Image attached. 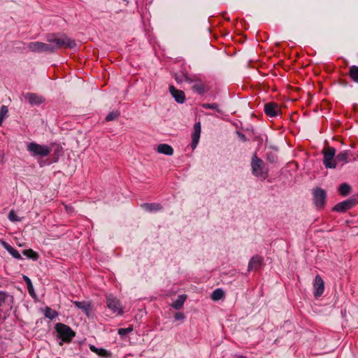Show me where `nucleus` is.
Here are the masks:
<instances>
[{
	"mask_svg": "<svg viewBox=\"0 0 358 358\" xmlns=\"http://www.w3.org/2000/svg\"><path fill=\"white\" fill-rule=\"evenodd\" d=\"M313 199L318 208L324 207L326 201V192L321 188H316L313 191Z\"/></svg>",
	"mask_w": 358,
	"mask_h": 358,
	"instance_id": "nucleus-10",
	"label": "nucleus"
},
{
	"mask_svg": "<svg viewBox=\"0 0 358 358\" xmlns=\"http://www.w3.org/2000/svg\"><path fill=\"white\" fill-rule=\"evenodd\" d=\"M7 295L3 292H0V308L3 306L7 299Z\"/></svg>",
	"mask_w": 358,
	"mask_h": 358,
	"instance_id": "nucleus-35",
	"label": "nucleus"
},
{
	"mask_svg": "<svg viewBox=\"0 0 358 358\" xmlns=\"http://www.w3.org/2000/svg\"><path fill=\"white\" fill-rule=\"evenodd\" d=\"M3 120L0 118V126L2 124Z\"/></svg>",
	"mask_w": 358,
	"mask_h": 358,
	"instance_id": "nucleus-39",
	"label": "nucleus"
},
{
	"mask_svg": "<svg viewBox=\"0 0 358 358\" xmlns=\"http://www.w3.org/2000/svg\"><path fill=\"white\" fill-rule=\"evenodd\" d=\"M314 296L320 297L324 292V282L320 275H317L313 282Z\"/></svg>",
	"mask_w": 358,
	"mask_h": 358,
	"instance_id": "nucleus-11",
	"label": "nucleus"
},
{
	"mask_svg": "<svg viewBox=\"0 0 358 358\" xmlns=\"http://www.w3.org/2000/svg\"><path fill=\"white\" fill-rule=\"evenodd\" d=\"M357 157H358V156H357Z\"/></svg>",
	"mask_w": 358,
	"mask_h": 358,
	"instance_id": "nucleus-42",
	"label": "nucleus"
},
{
	"mask_svg": "<svg viewBox=\"0 0 358 358\" xmlns=\"http://www.w3.org/2000/svg\"><path fill=\"white\" fill-rule=\"evenodd\" d=\"M238 358H246V357H244V356L240 355V356L238 357Z\"/></svg>",
	"mask_w": 358,
	"mask_h": 358,
	"instance_id": "nucleus-40",
	"label": "nucleus"
},
{
	"mask_svg": "<svg viewBox=\"0 0 358 358\" xmlns=\"http://www.w3.org/2000/svg\"><path fill=\"white\" fill-rule=\"evenodd\" d=\"M106 298L107 307L116 315H122L123 314V309L119 299L112 294L106 295Z\"/></svg>",
	"mask_w": 358,
	"mask_h": 358,
	"instance_id": "nucleus-7",
	"label": "nucleus"
},
{
	"mask_svg": "<svg viewBox=\"0 0 358 358\" xmlns=\"http://www.w3.org/2000/svg\"><path fill=\"white\" fill-rule=\"evenodd\" d=\"M8 217L9 220L13 222H20L22 220V219L16 215L15 212L13 210H11L9 212Z\"/></svg>",
	"mask_w": 358,
	"mask_h": 358,
	"instance_id": "nucleus-29",
	"label": "nucleus"
},
{
	"mask_svg": "<svg viewBox=\"0 0 358 358\" xmlns=\"http://www.w3.org/2000/svg\"><path fill=\"white\" fill-rule=\"evenodd\" d=\"M357 203L356 198H350L342 202L337 203L333 208L334 211L343 213L348 209L352 208Z\"/></svg>",
	"mask_w": 358,
	"mask_h": 358,
	"instance_id": "nucleus-9",
	"label": "nucleus"
},
{
	"mask_svg": "<svg viewBox=\"0 0 358 358\" xmlns=\"http://www.w3.org/2000/svg\"><path fill=\"white\" fill-rule=\"evenodd\" d=\"M73 303L77 308L85 310H87L89 308V305L86 304L85 302L74 301Z\"/></svg>",
	"mask_w": 358,
	"mask_h": 358,
	"instance_id": "nucleus-32",
	"label": "nucleus"
},
{
	"mask_svg": "<svg viewBox=\"0 0 358 358\" xmlns=\"http://www.w3.org/2000/svg\"><path fill=\"white\" fill-rule=\"evenodd\" d=\"M349 76L355 83H358V66H352L349 69Z\"/></svg>",
	"mask_w": 358,
	"mask_h": 358,
	"instance_id": "nucleus-22",
	"label": "nucleus"
},
{
	"mask_svg": "<svg viewBox=\"0 0 358 358\" xmlns=\"http://www.w3.org/2000/svg\"><path fill=\"white\" fill-rule=\"evenodd\" d=\"M263 263V258L259 255H255L251 258L248 264V271H257L260 268Z\"/></svg>",
	"mask_w": 358,
	"mask_h": 358,
	"instance_id": "nucleus-14",
	"label": "nucleus"
},
{
	"mask_svg": "<svg viewBox=\"0 0 358 358\" xmlns=\"http://www.w3.org/2000/svg\"><path fill=\"white\" fill-rule=\"evenodd\" d=\"M350 187L347 183H343L339 186L338 192L342 196H347L350 194Z\"/></svg>",
	"mask_w": 358,
	"mask_h": 358,
	"instance_id": "nucleus-25",
	"label": "nucleus"
},
{
	"mask_svg": "<svg viewBox=\"0 0 358 358\" xmlns=\"http://www.w3.org/2000/svg\"><path fill=\"white\" fill-rule=\"evenodd\" d=\"M141 207L148 212H155L162 210V206L159 203H146L141 205Z\"/></svg>",
	"mask_w": 358,
	"mask_h": 358,
	"instance_id": "nucleus-18",
	"label": "nucleus"
},
{
	"mask_svg": "<svg viewBox=\"0 0 358 358\" xmlns=\"http://www.w3.org/2000/svg\"><path fill=\"white\" fill-rule=\"evenodd\" d=\"M133 330L131 327L127 328H120L118 329V334L120 336H125Z\"/></svg>",
	"mask_w": 358,
	"mask_h": 358,
	"instance_id": "nucleus-31",
	"label": "nucleus"
},
{
	"mask_svg": "<svg viewBox=\"0 0 358 358\" xmlns=\"http://www.w3.org/2000/svg\"><path fill=\"white\" fill-rule=\"evenodd\" d=\"M44 315L46 317L53 320L57 316L58 313L56 310L50 308V307H46L44 310Z\"/></svg>",
	"mask_w": 358,
	"mask_h": 358,
	"instance_id": "nucleus-26",
	"label": "nucleus"
},
{
	"mask_svg": "<svg viewBox=\"0 0 358 358\" xmlns=\"http://www.w3.org/2000/svg\"><path fill=\"white\" fill-rule=\"evenodd\" d=\"M23 254L28 258L36 260L38 258V255L32 249L24 250Z\"/></svg>",
	"mask_w": 358,
	"mask_h": 358,
	"instance_id": "nucleus-27",
	"label": "nucleus"
},
{
	"mask_svg": "<svg viewBox=\"0 0 358 358\" xmlns=\"http://www.w3.org/2000/svg\"><path fill=\"white\" fill-rule=\"evenodd\" d=\"M27 280L29 282V283H31L29 278L26 277Z\"/></svg>",
	"mask_w": 358,
	"mask_h": 358,
	"instance_id": "nucleus-41",
	"label": "nucleus"
},
{
	"mask_svg": "<svg viewBox=\"0 0 358 358\" xmlns=\"http://www.w3.org/2000/svg\"><path fill=\"white\" fill-rule=\"evenodd\" d=\"M2 245L14 258L17 259H22V257H21V255L20 254V252L16 249H15L14 248L10 246L9 244H8L6 242L3 241Z\"/></svg>",
	"mask_w": 358,
	"mask_h": 358,
	"instance_id": "nucleus-20",
	"label": "nucleus"
},
{
	"mask_svg": "<svg viewBox=\"0 0 358 358\" xmlns=\"http://www.w3.org/2000/svg\"><path fill=\"white\" fill-rule=\"evenodd\" d=\"M174 317L176 320H182L185 318V315L183 313L178 312L175 314Z\"/></svg>",
	"mask_w": 358,
	"mask_h": 358,
	"instance_id": "nucleus-36",
	"label": "nucleus"
},
{
	"mask_svg": "<svg viewBox=\"0 0 358 358\" xmlns=\"http://www.w3.org/2000/svg\"><path fill=\"white\" fill-rule=\"evenodd\" d=\"M264 113L270 117H275L281 115V108L277 103L268 102L264 105Z\"/></svg>",
	"mask_w": 358,
	"mask_h": 358,
	"instance_id": "nucleus-8",
	"label": "nucleus"
},
{
	"mask_svg": "<svg viewBox=\"0 0 358 358\" xmlns=\"http://www.w3.org/2000/svg\"><path fill=\"white\" fill-rule=\"evenodd\" d=\"M47 41L52 44L54 52L60 48H73L76 46L75 41L66 35L57 36L56 35L48 36Z\"/></svg>",
	"mask_w": 358,
	"mask_h": 358,
	"instance_id": "nucleus-1",
	"label": "nucleus"
},
{
	"mask_svg": "<svg viewBox=\"0 0 358 358\" xmlns=\"http://www.w3.org/2000/svg\"><path fill=\"white\" fill-rule=\"evenodd\" d=\"M42 42H31L27 45L29 50L31 52H41Z\"/></svg>",
	"mask_w": 358,
	"mask_h": 358,
	"instance_id": "nucleus-24",
	"label": "nucleus"
},
{
	"mask_svg": "<svg viewBox=\"0 0 358 358\" xmlns=\"http://www.w3.org/2000/svg\"><path fill=\"white\" fill-rule=\"evenodd\" d=\"M186 299H187V296L185 294H182V295L178 296V297L176 300V301H174L171 304V306L176 310L180 309L183 306V304H184Z\"/></svg>",
	"mask_w": 358,
	"mask_h": 358,
	"instance_id": "nucleus-21",
	"label": "nucleus"
},
{
	"mask_svg": "<svg viewBox=\"0 0 358 358\" xmlns=\"http://www.w3.org/2000/svg\"><path fill=\"white\" fill-rule=\"evenodd\" d=\"M55 330L57 333L58 338L65 343L71 342L73 338L76 336L75 332L71 329V328L63 323L56 324Z\"/></svg>",
	"mask_w": 358,
	"mask_h": 358,
	"instance_id": "nucleus-4",
	"label": "nucleus"
},
{
	"mask_svg": "<svg viewBox=\"0 0 358 358\" xmlns=\"http://www.w3.org/2000/svg\"><path fill=\"white\" fill-rule=\"evenodd\" d=\"M64 208L67 213H71L73 212L74 209L73 207L71 206H68L66 204L63 203Z\"/></svg>",
	"mask_w": 358,
	"mask_h": 358,
	"instance_id": "nucleus-37",
	"label": "nucleus"
},
{
	"mask_svg": "<svg viewBox=\"0 0 358 358\" xmlns=\"http://www.w3.org/2000/svg\"><path fill=\"white\" fill-rule=\"evenodd\" d=\"M201 131V122H197L194 125V131L192 134L191 147L193 150L196 148V146L199 143Z\"/></svg>",
	"mask_w": 358,
	"mask_h": 358,
	"instance_id": "nucleus-12",
	"label": "nucleus"
},
{
	"mask_svg": "<svg viewBox=\"0 0 358 358\" xmlns=\"http://www.w3.org/2000/svg\"><path fill=\"white\" fill-rule=\"evenodd\" d=\"M224 292L222 289H216L211 294V299L213 301H218L224 298Z\"/></svg>",
	"mask_w": 358,
	"mask_h": 358,
	"instance_id": "nucleus-23",
	"label": "nucleus"
},
{
	"mask_svg": "<svg viewBox=\"0 0 358 358\" xmlns=\"http://www.w3.org/2000/svg\"><path fill=\"white\" fill-rule=\"evenodd\" d=\"M185 80L192 84V90L200 95H203L210 90L208 85L199 77H185Z\"/></svg>",
	"mask_w": 358,
	"mask_h": 358,
	"instance_id": "nucleus-3",
	"label": "nucleus"
},
{
	"mask_svg": "<svg viewBox=\"0 0 358 358\" xmlns=\"http://www.w3.org/2000/svg\"><path fill=\"white\" fill-rule=\"evenodd\" d=\"M157 150L159 153H162L166 155H172L173 154V148L166 143L159 144L157 146Z\"/></svg>",
	"mask_w": 358,
	"mask_h": 358,
	"instance_id": "nucleus-17",
	"label": "nucleus"
},
{
	"mask_svg": "<svg viewBox=\"0 0 358 358\" xmlns=\"http://www.w3.org/2000/svg\"><path fill=\"white\" fill-rule=\"evenodd\" d=\"M350 152L349 150H343L342 152H340L336 156V160L337 162H341L343 164L348 163L352 161H355L356 157H353L352 159H350Z\"/></svg>",
	"mask_w": 358,
	"mask_h": 358,
	"instance_id": "nucleus-16",
	"label": "nucleus"
},
{
	"mask_svg": "<svg viewBox=\"0 0 358 358\" xmlns=\"http://www.w3.org/2000/svg\"><path fill=\"white\" fill-rule=\"evenodd\" d=\"M169 92L175 99L176 101L182 103L185 101V94L183 91L176 89L174 86L169 87Z\"/></svg>",
	"mask_w": 358,
	"mask_h": 358,
	"instance_id": "nucleus-13",
	"label": "nucleus"
},
{
	"mask_svg": "<svg viewBox=\"0 0 358 358\" xmlns=\"http://www.w3.org/2000/svg\"><path fill=\"white\" fill-rule=\"evenodd\" d=\"M8 112V108L6 106H2L0 109V118L3 120Z\"/></svg>",
	"mask_w": 358,
	"mask_h": 358,
	"instance_id": "nucleus-34",
	"label": "nucleus"
},
{
	"mask_svg": "<svg viewBox=\"0 0 358 358\" xmlns=\"http://www.w3.org/2000/svg\"><path fill=\"white\" fill-rule=\"evenodd\" d=\"M90 349L92 352L102 357L108 358L111 356V353L103 348H98L94 345H90Z\"/></svg>",
	"mask_w": 358,
	"mask_h": 358,
	"instance_id": "nucleus-19",
	"label": "nucleus"
},
{
	"mask_svg": "<svg viewBox=\"0 0 358 358\" xmlns=\"http://www.w3.org/2000/svg\"><path fill=\"white\" fill-rule=\"evenodd\" d=\"M336 150L334 147H327L323 149V164L327 169H335L336 167Z\"/></svg>",
	"mask_w": 358,
	"mask_h": 358,
	"instance_id": "nucleus-6",
	"label": "nucleus"
},
{
	"mask_svg": "<svg viewBox=\"0 0 358 358\" xmlns=\"http://www.w3.org/2000/svg\"><path fill=\"white\" fill-rule=\"evenodd\" d=\"M252 173L257 177H261L265 179L268 176L267 170L265 168L264 161L257 157V155H254L251 162Z\"/></svg>",
	"mask_w": 358,
	"mask_h": 358,
	"instance_id": "nucleus-5",
	"label": "nucleus"
},
{
	"mask_svg": "<svg viewBox=\"0 0 358 358\" xmlns=\"http://www.w3.org/2000/svg\"><path fill=\"white\" fill-rule=\"evenodd\" d=\"M49 52V53L54 52V48L52 47V44L50 43H41V52Z\"/></svg>",
	"mask_w": 358,
	"mask_h": 358,
	"instance_id": "nucleus-28",
	"label": "nucleus"
},
{
	"mask_svg": "<svg viewBox=\"0 0 358 358\" xmlns=\"http://www.w3.org/2000/svg\"><path fill=\"white\" fill-rule=\"evenodd\" d=\"M27 150L34 157H48L52 148L46 145H41L35 142L29 143L27 145Z\"/></svg>",
	"mask_w": 358,
	"mask_h": 358,
	"instance_id": "nucleus-2",
	"label": "nucleus"
},
{
	"mask_svg": "<svg viewBox=\"0 0 358 358\" xmlns=\"http://www.w3.org/2000/svg\"><path fill=\"white\" fill-rule=\"evenodd\" d=\"M24 98L31 105H39L45 101V99L34 93H27L25 94Z\"/></svg>",
	"mask_w": 358,
	"mask_h": 358,
	"instance_id": "nucleus-15",
	"label": "nucleus"
},
{
	"mask_svg": "<svg viewBox=\"0 0 358 358\" xmlns=\"http://www.w3.org/2000/svg\"><path fill=\"white\" fill-rule=\"evenodd\" d=\"M201 106L205 109L217 110L218 105L217 103H203Z\"/></svg>",
	"mask_w": 358,
	"mask_h": 358,
	"instance_id": "nucleus-33",
	"label": "nucleus"
},
{
	"mask_svg": "<svg viewBox=\"0 0 358 358\" xmlns=\"http://www.w3.org/2000/svg\"><path fill=\"white\" fill-rule=\"evenodd\" d=\"M119 115L120 114L117 112H115V111L110 112L106 117V120L107 122L112 121V120H115V118H117L119 116Z\"/></svg>",
	"mask_w": 358,
	"mask_h": 358,
	"instance_id": "nucleus-30",
	"label": "nucleus"
},
{
	"mask_svg": "<svg viewBox=\"0 0 358 358\" xmlns=\"http://www.w3.org/2000/svg\"><path fill=\"white\" fill-rule=\"evenodd\" d=\"M238 135H239V136H240L241 139L243 141H247V138H246L245 135H244V134H241V133H239V134H238Z\"/></svg>",
	"mask_w": 358,
	"mask_h": 358,
	"instance_id": "nucleus-38",
	"label": "nucleus"
}]
</instances>
